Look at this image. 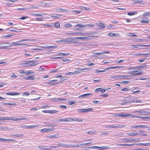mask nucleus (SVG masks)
<instances>
[{
    "label": "nucleus",
    "instance_id": "f257e3e1",
    "mask_svg": "<svg viewBox=\"0 0 150 150\" xmlns=\"http://www.w3.org/2000/svg\"><path fill=\"white\" fill-rule=\"evenodd\" d=\"M30 40L29 39H23L21 40L17 41L16 42H12V43H10V47L12 45H21V46H25L27 45L26 44L24 43L19 44V42H23L25 41H30Z\"/></svg>",
    "mask_w": 150,
    "mask_h": 150
},
{
    "label": "nucleus",
    "instance_id": "f03ea898",
    "mask_svg": "<svg viewBox=\"0 0 150 150\" xmlns=\"http://www.w3.org/2000/svg\"><path fill=\"white\" fill-rule=\"evenodd\" d=\"M125 127V125H107L105 126V128H120L122 127Z\"/></svg>",
    "mask_w": 150,
    "mask_h": 150
},
{
    "label": "nucleus",
    "instance_id": "7ed1b4c3",
    "mask_svg": "<svg viewBox=\"0 0 150 150\" xmlns=\"http://www.w3.org/2000/svg\"><path fill=\"white\" fill-rule=\"evenodd\" d=\"M95 27H96L97 30H102L104 29L105 28V25L102 23H100V24L96 23L95 24Z\"/></svg>",
    "mask_w": 150,
    "mask_h": 150
},
{
    "label": "nucleus",
    "instance_id": "20e7f679",
    "mask_svg": "<svg viewBox=\"0 0 150 150\" xmlns=\"http://www.w3.org/2000/svg\"><path fill=\"white\" fill-rule=\"evenodd\" d=\"M150 46V45H132V48L134 49L135 48H138V49H141L142 47H148Z\"/></svg>",
    "mask_w": 150,
    "mask_h": 150
},
{
    "label": "nucleus",
    "instance_id": "39448f33",
    "mask_svg": "<svg viewBox=\"0 0 150 150\" xmlns=\"http://www.w3.org/2000/svg\"><path fill=\"white\" fill-rule=\"evenodd\" d=\"M81 34V35H89V36H90L89 37H88L89 38L88 39H91V38H90L89 37H93V33H79V32H77V33H72L71 34H77V35H79V34Z\"/></svg>",
    "mask_w": 150,
    "mask_h": 150
},
{
    "label": "nucleus",
    "instance_id": "423d86ee",
    "mask_svg": "<svg viewBox=\"0 0 150 150\" xmlns=\"http://www.w3.org/2000/svg\"><path fill=\"white\" fill-rule=\"evenodd\" d=\"M131 77L130 75L120 74V79H128Z\"/></svg>",
    "mask_w": 150,
    "mask_h": 150
},
{
    "label": "nucleus",
    "instance_id": "0eeeda50",
    "mask_svg": "<svg viewBox=\"0 0 150 150\" xmlns=\"http://www.w3.org/2000/svg\"><path fill=\"white\" fill-rule=\"evenodd\" d=\"M136 70H135V71H129L128 72L129 73L132 74L134 75H139L142 74V72H139L138 74H135V73L139 71V68H138V69H136Z\"/></svg>",
    "mask_w": 150,
    "mask_h": 150
},
{
    "label": "nucleus",
    "instance_id": "6e6552de",
    "mask_svg": "<svg viewBox=\"0 0 150 150\" xmlns=\"http://www.w3.org/2000/svg\"><path fill=\"white\" fill-rule=\"evenodd\" d=\"M148 127V126L142 125H139L138 126H134L132 127V128H146Z\"/></svg>",
    "mask_w": 150,
    "mask_h": 150
},
{
    "label": "nucleus",
    "instance_id": "1a4fd4ad",
    "mask_svg": "<svg viewBox=\"0 0 150 150\" xmlns=\"http://www.w3.org/2000/svg\"><path fill=\"white\" fill-rule=\"evenodd\" d=\"M58 145L59 146H61L67 147V148H71L73 147V145L72 144H63L62 143H59L58 144Z\"/></svg>",
    "mask_w": 150,
    "mask_h": 150
},
{
    "label": "nucleus",
    "instance_id": "9d476101",
    "mask_svg": "<svg viewBox=\"0 0 150 150\" xmlns=\"http://www.w3.org/2000/svg\"><path fill=\"white\" fill-rule=\"evenodd\" d=\"M88 148H90L91 149H108L107 146H102V147H99L97 146H93L91 147H89Z\"/></svg>",
    "mask_w": 150,
    "mask_h": 150
},
{
    "label": "nucleus",
    "instance_id": "9b49d317",
    "mask_svg": "<svg viewBox=\"0 0 150 150\" xmlns=\"http://www.w3.org/2000/svg\"><path fill=\"white\" fill-rule=\"evenodd\" d=\"M30 66H35L37 65L39 63L38 61L34 60H30Z\"/></svg>",
    "mask_w": 150,
    "mask_h": 150
},
{
    "label": "nucleus",
    "instance_id": "f8f14e48",
    "mask_svg": "<svg viewBox=\"0 0 150 150\" xmlns=\"http://www.w3.org/2000/svg\"><path fill=\"white\" fill-rule=\"evenodd\" d=\"M91 94V93H87L79 96V98H85Z\"/></svg>",
    "mask_w": 150,
    "mask_h": 150
},
{
    "label": "nucleus",
    "instance_id": "ddd939ff",
    "mask_svg": "<svg viewBox=\"0 0 150 150\" xmlns=\"http://www.w3.org/2000/svg\"><path fill=\"white\" fill-rule=\"evenodd\" d=\"M26 119L25 118H18L15 117H13L10 118V120H13L14 121H16L18 120H22Z\"/></svg>",
    "mask_w": 150,
    "mask_h": 150
},
{
    "label": "nucleus",
    "instance_id": "4468645a",
    "mask_svg": "<svg viewBox=\"0 0 150 150\" xmlns=\"http://www.w3.org/2000/svg\"><path fill=\"white\" fill-rule=\"evenodd\" d=\"M131 115L130 114H129L128 113H118L116 115L118 117H126L129 116Z\"/></svg>",
    "mask_w": 150,
    "mask_h": 150
},
{
    "label": "nucleus",
    "instance_id": "2eb2a0df",
    "mask_svg": "<svg viewBox=\"0 0 150 150\" xmlns=\"http://www.w3.org/2000/svg\"><path fill=\"white\" fill-rule=\"evenodd\" d=\"M142 102V101H141V100H131L129 101H126L124 103L125 104H126L127 103H131L133 102H139V103H141Z\"/></svg>",
    "mask_w": 150,
    "mask_h": 150
},
{
    "label": "nucleus",
    "instance_id": "dca6fc26",
    "mask_svg": "<svg viewBox=\"0 0 150 150\" xmlns=\"http://www.w3.org/2000/svg\"><path fill=\"white\" fill-rule=\"evenodd\" d=\"M24 78L26 80H32L35 79V77L34 75H31L28 76V77H25Z\"/></svg>",
    "mask_w": 150,
    "mask_h": 150
},
{
    "label": "nucleus",
    "instance_id": "f3484780",
    "mask_svg": "<svg viewBox=\"0 0 150 150\" xmlns=\"http://www.w3.org/2000/svg\"><path fill=\"white\" fill-rule=\"evenodd\" d=\"M110 78L114 79V80L120 79V74L114 75L111 76Z\"/></svg>",
    "mask_w": 150,
    "mask_h": 150
},
{
    "label": "nucleus",
    "instance_id": "a211bd4d",
    "mask_svg": "<svg viewBox=\"0 0 150 150\" xmlns=\"http://www.w3.org/2000/svg\"><path fill=\"white\" fill-rule=\"evenodd\" d=\"M56 11L58 13L62 12H66L67 10L65 9H63L61 8H57Z\"/></svg>",
    "mask_w": 150,
    "mask_h": 150
},
{
    "label": "nucleus",
    "instance_id": "6ab92c4d",
    "mask_svg": "<svg viewBox=\"0 0 150 150\" xmlns=\"http://www.w3.org/2000/svg\"><path fill=\"white\" fill-rule=\"evenodd\" d=\"M144 111L143 110L138 111H134V113H138L137 115H144Z\"/></svg>",
    "mask_w": 150,
    "mask_h": 150
},
{
    "label": "nucleus",
    "instance_id": "aec40b11",
    "mask_svg": "<svg viewBox=\"0 0 150 150\" xmlns=\"http://www.w3.org/2000/svg\"><path fill=\"white\" fill-rule=\"evenodd\" d=\"M30 60L25 61L23 63V65L24 66H30Z\"/></svg>",
    "mask_w": 150,
    "mask_h": 150
},
{
    "label": "nucleus",
    "instance_id": "412c9836",
    "mask_svg": "<svg viewBox=\"0 0 150 150\" xmlns=\"http://www.w3.org/2000/svg\"><path fill=\"white\" fill-rule=\"evenodd\" d=\"M38 125H35L34 126H27V125H24L23 127H24L25 128H30V129H33L35 127H38Z\"/></svg>",
    "mask_w": 150,
    "mask_h": 150
},
{
    "label": "nucleus",
    "instance_id": "4be33fe9",
    "mask_svg": "<svg viewBox=\"0 0 150 150\" xmlns=\"http://www.w3.org/2000/svg\"><path fill=\"white\" fill-rule=\"evenodd\" d=\"M57 81V80H52V81H50L48 83L50 85H53L55 84H58V83L54 82L56 81Z\"/></svg>",
    "mask_w": 150,
    "mask_h": 150
},
{
    "label": "nucleus",
    "instance_id": "5701e85b",
    "mask_svg": "<svg viewBox=\"0 0 150 150\" xmlns=\"http://www.w3.org/2000/svg\"><path fill=\"white\" fill-rule=\"evenodd\" d=\"M146 18H145L142 19L140 22L141 23H148L149 22V20L146 19Z\"/></svg>",
    "mask_w": 150,
    "mask_h": 150
},
{
    "label": "nucleus",
    "instance_id": "b1692460",
    "mask_svg": "<svg viewBox=\"0 0 150 150\" xmlns=\"http://www.w3.org/2000/svg\"><path fill=\"white\" fill-rule=\"evenodd\" d=\"M65 119L66 120H64L65 122H69L71 121H73L74 118L72 117H69V118H65Z\"/></svg>",
    "mask_w": 150,
    "mask_h": 150
},
{
    "label": "nucleus",
    "instance_id": "393cba45",
    "mask_svg": "<svg viewBox=\"0 0 150 150\" xmlns=\"http://www.w3.org/2000/svg\"><path fill=\"white\" fill-rule=\"evenodd\" d=\"M77 39H79L81 40H86L89 38L88 37H76L75 38Z\"/></svg>",
    "mask_w": 150,
    "mask_h": 150
},
{
    "label": "nucleus",
    "instance_id": "a878e982",
    "mask_svg": "<svg viewBox=\"0 0 150 150\" xmlns=\"http://www.w3.org/2000/svg\"><path fill=\"white\" fill-rule=\"evenodd\" d=\"M122 140L124 141L125 142H131L132 141H135L136 139H129L126 138L122 139Z\"/></svg>",
    "mask_w": 150,
    "mask_h": 150
},
{
    "label": "nucleus",
    "instance_id": "bb28decb",
    "mask_svg": "<svg viewBox=\"0 0 150 150\" xmlns=\"http://www.w3.org/2000/svg\"><path fill=\"white\" fill-rule=\"evenodd\" d=\"M61 15L59 14H57L56 15H52L51 16V17H52L53 19H57L59 18L61 16Z\"/></svg>",
    "mask_w": 150,
    "mask_h": 150
},
{
    "label": "nucleus",
    "instance_id": "cd10ccee",
    "mask_svg": "<svg viewBox=\"0 0 150 150\" xmlns=\"http://www.w3.org/2000/svg\"><path fill=\"white\" fill-rule=\"evenodd\" d=\"M135 117H136L137 118H142L143 119V120H148V119L149 118V117H141V116H135Z\"/></svg>",
    "mask_w": 150,
    "mask_h": 150
},
{
    "label": "nucleus",
    "instance_id": "c85d7f7f",
    "mask_svg": "<svg viewBox=\"0 0 150 150\" xmlns=\"http://www.w3.org/2000/svg\"><path fill=\"white\" fill-rule=\"evenodd\" d=\"M49 113L50 114H54L58 113L59 111L57 110H49Z\"/></svg>",
    "mask_w": 150,
    "mask_h": 150
},
{
    "label": "nucleus",
    "instance_id": "c756f323",
    "mask_svg": "<svg viewBox=\"0 0 150 150\" xmlns=\"http://www.w3.org/2000/svg\"><path fill=\"white\" fill-rule=\"evenodd\" d=\"M123 68V66H116V67H110L107 68L106 69H115L117 68Z\"/></svg>",
    "mask_w": 150,
    "mask_h": 150
},
{
    "label": "nucleus",
    "instance_id": "7c9ffc66",
    "mask_svg": "<svg viewBox=\"0 0 150 150\" xmlns=\"http://www.w3.org/2000/svg\"><path fill=\"white\" fill-rule=\"evenodd\" d=\"M73 121H76L79 122H81L83 121V120L82 119H79L78 118L76 117L74 118Z\"/></svg>",
    "mask_w": 150,
    "mask_h": 150
},
{
    "label": "nucleus",
    "instance_id": "2f4dec72",
    "mask_svg": "<svg viewBox=\"0 0 150 150\" xmlns=\"http://www.w3.org/2000/svg\"><path fill=\"white\" fill-rule=\"evenodd\" d=\"M135 144H119V145L120 146H132L133 145H135Z\"/></svg>",
    "mask_w": 150,
    "mask_h": 150
},
{
    "label": "nucleus",
    "instance_id": "473e14b6",
    "mask_svg": "<svg viewBox=\"0 0 150 150\" xmlns=\"http://www.w3.org/2000/svg\"><path fill=\"white\" fill-rule=\"evenodd\" d=\"M124 135V134L123 133L120 132L117 133L116 134V136H118L120 137H123Z\"/></svg>",
    "mask_w": 150,
    "mask_h": 150
},
{
    "label": "nucleus",
    "instance_id": "72a5a7b5",
    "mask_svg": "<svg viewBox=\"0 0 150 150\" xmlns=\"http://www.w3.org/2000/svg\"><path fill=\"white\" fill-rule=\"evenodd\" d=\"M93 110L92 108H88L87 109H84V113L87 112H91Z\"/></svg>",
    "mask_w": 150,
    "mask_h": 150
},
{
    "label": "nucleus",
    "instance_id": "f704fd0d",
    "mask_svg": "<svg viewBox=\"0 0 150 150\" xmlns=\"http://www.w3.org/2000/svg\"><path fill=\"white\" fill-rule=\"evenodd\" d=\"M44 124H45V126L46 127H54V125L50 123H46V122H44Z\"/></svg>",
    "mask_w": 150,
    "mask_h": 150
},
{
    "label": "nucleus",
    "instance_id": "c9c22d12",
    "mask_svg": "<svg viewBox=\"0 0 150 150\" xmlns=\"http://www.w3.org/2000/svg\"><path fill=\"white\" fill-rule=\"evenodd\" d=\"M76 112L79 113H84V109H78L76 110Z\"/></svg>",
    "mask_w": 150,
    "mask_h": 150
},
{
    "label": "nucleus",
    "instance_id": "e433bc0d",
    "mask_svg": "<svg viewBox=\"0 0 150 150\" xmlns=\"http://www.w3.org/2000/svg\"><path fill=\"white\" fill-rule=\"evenodd\" d=\"M138 68L136 67H128L127 68V70H130L132 69H138Z\"/></svg>",
    "mask_w": 150,
    "mask_h": 150
},
{
    "label": "nucleus",
    "instance_id": "4c0bfd02",
    "mask_svg": "<svg viewBox=\"0 0 150 150\" xmlns=\"http://www.w3.org/2000/svg\"><path fill=\"white\" fill-rule=\"evenodd\" d=\"M41 132L43 133L46 132H48L47 128H45L42 129L40 130Z\"/></svg>",
    "mask_w": 150,
    "mask_h": 150
},
{
    "label": "nucleus",
    "instance_id": "58836bf2",
    "mask_svg": "<svg viewBox=\"0 0 150 150\" xmlns=\"http://www.w3.org/2000/svg\"><path fill=\"white\" fill-rule=\"evenodd\" d=\"M76 27L78 26L79 27L81 28H83L84 27H86L87 25H85L77 24L75 25Z\"/></svg>",
    "mask_w": 150,
    "mask_h": 150
},
{
    "label": "nucleus",
    "instance_id": "ea45409f",
    "mask_svg": "<svg viewBox=\"0 0 150 150\" xmlns=\"http://www.w3.org/2000/svg\"><path fill=\"white\" fill-rule=\"evenodd\" d=\"M19 95H20V93H18L10 92V96H15Z\"/></svg>",
    "mask_w": 150,
    "mask_h": 150
},
{
    "label": "nucleus",
    "instance_id": "a19ab883",
    "mask_svg": "<svg viewBox=\"0 0 150 150\" xmlns=\"http://www.w3.org/2000/svg\"><path fill=\"white\" fill-rule=\"evenodd\" d=\"M128 35L129 36L137 37V35L134 34L133 33H129L128 34Z\"/></svg>",
    "mask_w": 150,
    "mask_h": 150
},
{
    "label": "nucleus",
    "instance_id": "79ce46f5",
    "mask_svg": "<svg viewBox=\"0 0 150 150\" xmlns=\"http://www.w3.org/2000/svg\"><path fill=\"white\" fill-rule=\"evenodd\" d=\"M33 16H43L42 14L33 13L32 14Z\"/></svg>",
    "mask_w": 150,
    "mask_h": 150
},
{
    "label": "nucleus",
    "instance_id": "37998d69",
    "mask_svg": "<svg viewBox=\"0 0 150 150\" xmlns=\"http://www.w3.org/2000/svg\"><path fill=\"white\" fill-rule=\"evenodd\" d=\"M8 120V119L6 118V117H0V124H1L2 123V122H1V121L3 120Z\"/></svg>",
    "mask_w": 150,
    "mask_h": 150
},
{
    "label": "nucleus",
    "instance_id": "c03bdc74",
    "mask_svg": "<svg viewBox=\"0 0 150 150\" xmlns=\"http://www.w3.org/2000/svg\"><path fill=\"white\" fill-rule=\"evenodd\" d=\"M134 1L136 4H142V0H134Z\"/></svg>",
    "mask_w": 150,
    "mask_h": 150
},
{
    "label": "nucleus",
    "instance_id": "a18cd8bd",
    "mask_svg": "<svg viewBox=\"0 0 150 150\" xmlns=\"http://www.w3.org/2000/svg\"><path fill=\"white\" fill-rule=\"evenodd\" d=\"M127 134H129L130 136H134L137 134H139V133H131V132L129 133H127Z\"/></svg>",
    "mask_w": 150,
    "mask_h": 150
},
{
    "label": "nucleus",
    "instance_id": "49530a36",
    "mask_svg": "<svg viewBox=\"0 0 150 150\" xmlns=\"http://www.w3.org/2000/svg\"><path fill=\"white\" fill-rule=\"evenodd\" d=\"M72 12L74 14H79L80 13L81 11H73Z\"/></svg>",
    "mask_w": 150,
    "mask_h": 150
},
{
    "label": "nucleus",
    "instance_id": "de8ad7c7",
    "mask_svg": "<svg viewBox=\"0 0 150 150\" xmlns=\"http://www.w3.org/2000/svg\"><path fill=\"white\" fill-rule=\"evenodd\" d=\"M48 138H58V136H57L56 135H52V136H47Z\"/></svg>",
    "mask_w": 150,
    "mask_h": 150
},
{
    "label": "nucleus",
    "instance_id": "09e8293b",
    "mask_svg": "<svg viewBox=\"0 0 150 150\" xmlns=\"http://www.w3.org/2000/svg\"><path fill=\"white\" fill-rule=\"evenodd\" d=\"M81 69L80 68H78V69H77L75 70V71H74V72L75 73H80L81 72Z\"/></svg>",
    "mask_w": 150,
    "mask_h": 150
},
{
    "label": "nucleus",
    "instance_id": "8fccbe9b",
    "mask_svg": "<svg viewBox=\"0 0 150 150\" xmlns=\"http://www.w3.org/2000/svg\"><path fill=\"white\" fill-rule=\"evenodd\" d=\"M23 134H14L13 136H16L17 137H21L23 136Z\"/></svg>",
    "mask_w": 150,
    "mask_h": 150
},
{
    "label": "nucleus",
    "instance_id": "3c124183",
    "mask_svg": "<svg viewBox=\"0 0 150 150\" xmlns=\"http://www.w3.org/2000/svg\"><path fill=\"white\" fill-rule=\"evenodd\" d=\"M54 130L55 128H47L48 132L53 131Z\"/></svg>",
    "mask_w": 150,
    "mask_h": 150
},
{
    "label": "nucleus",
    "instance_id": "603ef678",
    "mask_svg": "<svg viewBox=\"0 0 150 150\" xmlns=\"http://www.w3.org/2000/svg\"><path fill=\"white\" fill-rule=\"evenodd\" d=\"M137 13V12H128L127 13V14L129 16H132L134 14Z\"/></svg>",
    "mask_w": 150,
    "mask_h": 150
},
{
    "label": "nucleus",
    "instance_id": "864d4df0",
    "mask_svg": "<svg viewBox=\"0 0 150 150\" xmlns=\"http://www.w3.org/2000/svg\"><path fill=\"white\" fill-rule=\"evenodd\" d=\"M60 26V24L59 23L57 22L54 24V26L55 28H58Z\"/></svg>",
    "mask_w": 150,
    "mask_h": 150
},
{
    "label": "nucleus",
    "instance_id": "5fc2aeb1",
    "mask_svg": "<svg viewBox=\"0 0 150 150\" xmlns=\"http://www.w3.org/2000/svg\"><path fill=\"white\" fill-rule=\"evenodd\" d=\"M106 71V69L103 70H96V73H98L99 72H102Z\"/></svg>",
    "mask_w": 150,
    "mask_h": 150
},
{
    "label": "nucleus",
    "instance_id": "6e6d98bb",
    "mask_svg": "<svg viewBox=\"0 0 150 150\" xmlns=\"http://www.w3.org/2000/svg\"><path fill=\"white\" fill-rule=\"evenodd\" d=\"M34 72L32 71H27L26 73L25 74L26 75H30L33 74Z\"/></svg>",
    "mask_w": 150,
    "mask_h": 150
},
{
    "label": "nucleus",
    "instance_id": "4d7b16f0",
    "mask_svg": "<svg viewBox=\"0 0 150 150\" xmlns=\"http://www.w3.org/2000/svg\"><path fill=\"white\" fill-rule=\"evenodd\" d=\"M75 74V72H68L66 73L65 74L67 75H74Z\"/></svg>",
    "mask_w": 150,
    "mask_h": 150
},
{
    "label": "nucleus",
    "instance_id": "13d9d810",
    "mask_svg": "<svg viewBox=\"0 0 150 150\" xmlns=\"http://www.w3.org/2000/svg\"><path fill=\"white\" fill-rule=\"evenodd\" d=\"M148 55V54L147 53H144V54H142V53H137L135 54V55Z\"/></svg>",
    "mask_w": 150,
    "mask_h": 150
},
{
    "label": "nucleus",
    "instance_id": "bf43d9fd",
    "mask_svg": "<svg viewBox=\"0 0 150 150\" xmlns=\"http://www.w3.org/2000/svg\"><path fill=\"white\" fill-rule=\"evenodd\" d=\"M28 18V17L27 16H22V17L21 18H18V19H22V20H24V19H27Z\"/></svg>",
    "mask_w": 150,
    "mask_h": 150
},
{
    "label": "nucleus",
    "instance_id": "052dcab7",
    "mask_svg": "<svg viewBox=\"0 0 150 150\" xmlns=\"http://www.w3.org/2000/svg\"><path fill=\"white\" fill-rule=\"evenodd\" d=\"M81 71H88L89 69L86 68H82L81 69Z\"/></svg>",
    "mask_w": 150,
    "mask_h": 150
},
{
    "label": "nucleus",
    "instance_id": "680f3d73",
    "mask_svg": "<svg viewBox=\"0 0 150 150\" xmlns=\"http://www.w3.org/2000/svg\"><path fill=\"white\" fill-rule=\"evenodd\" d=\"M65 27L68 28L71 26V25L70 23H67L64 25Z\"/></svg>",
    "mask_w": 150,
    "mask_h": 150
},
{
    "label": "nucleus",
    "instance_id": "e2e57ef3",
    "mask_svg": "<svg viewBox=\"0 0 150 150\" xmlns=\"http://www.w3.org/2000/svg\"><path fill=\"white\" fill-rule=\"evenodd\" d=\"M87 26H88V27L89 28H93L94 27V26L95 27V25H93V24H88L86 25Z\"/></svg>",
    "mask_w": 150,
    "mask_h": 150
},
{
    "label": "nucleus",
    "instance_id": "0e129e2a",
    "mask_svg": "<svg viewBox=\"0 0 150 150\" xmlns=\"http://www.w3.org/2000/svg\"><path fill=\"white\" fill-rule=\"evenodd\" d=\"M129 90V89L127 88H125L121 90V91H127Z\"/></svg>",
    "mask_w": 150,
    "mask_h": 150
},
{
    "label": "nucleus",
    "instance_id": "69168bd1",
    "mask_svg": "<svg viewBox=\"0 0 150 150\" xmlns=\"http://www.w3.org/2000/svg\"><path fill=\"white\" fill-rule=\"evenodd\" d=\"M58 70L57 69L55 70H52L50 71V73H54L55 72H57L58 71Z\"/></svg>",
    "mask_w": 150,
    "mask_h": 150
},
{
    "label": "nucleus",
    "instance_id": "338daca9",
    "mask_svg": "<svg viewBox=\"0 0 150 150\" xmlns=\"http://www.w3.org/2000/svg\"><path fill=\"white\" fill-rule=\"evenodd\" d=\"M59 107L62 109H67V107L65 105H60Z\"/></svg>",
    "mask_w": 150,
    "mask_h": 150
},
{
    "label": "nucleus",
    "instance_id": "774afa93",
    "mask_svg": "<svg viewBox=\"0 0 150 150\" xmlns=\"http://www.w3.org/2000/svg\"><path fill=\"white\" fill-rule=\"evenodd\" d=\"M36 20L38 21H42L43 20V18H36Z\"/></svg>",
    "mask_w": 150,
    "mask_h": 150
}]
</instances>
